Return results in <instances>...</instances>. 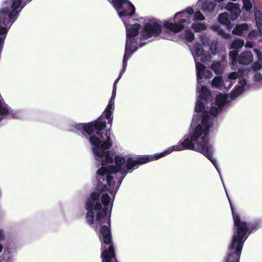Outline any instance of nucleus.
Segmentation results:
<instances>
[{"label": "nucleus", "mask_w": 262, "mask_h": 262, "mask_svg": "<svg viewBox=\"0 0 262 262\" xmlns=\"http://www.w3.org/2000/svg\"><path fill=\"white\" fill-rule=\"evenodd\" d=\"M196 68L199 93L195 111L197 113L192 119L191 129L189 134L174 146L163 152L151 155L117 154L114 157L115 164H145L151 162L171 153L173 151L190 149L202 153L212 163L216 162L212 156L214 148L208 141L209 129L212 126V119L223 109V94L219 93L210 107H206L211 100V94L206 87L201 84L203 78L209 79L212 74L210 70H205V63L208 64L210 57H193Z\"/></svg>", "instance_id": "f257e3e1"}, {"label": "nucleus", "mask_w": 262, "mask_h": 262, "mask_svg": "<svg viewBox=\"0 0 262 262\" xmlns=\"http://www.w3.org/2000/svg\"><path fill=\"white\" fill-rule=\"evenodd\" d=\"M96 173V189L88 199L86 221L92 228H99L102 262H117L110 231L111 211L113 202L123 179L128 172L137 169L138 165H101Z\"/></svg>", "instance_id": "f03ea898"}, {"label": "nucleus", "mask_w": 262, "mask_h": 262, "mask_svg": "<svg viewBox=\"0 0 262 262\" xmlns=\"http://www.w3.org/2000/svg\"><path fill=\"white\" fill-rule=\"evenodd\" d=\"M133 17V15H130L129 17H125V22H123L126 30V40L122 70L119 77L115 81L112 96L102 114V115L108 120V124L111 125L112 124L113 119L112 114L115 109L116 85L126 70L128 60L132 54L137 50L138 45L139 47L143 46L146 43L145 40L153 36H158L162 30V24L158 20L151 19L144 22L145 19L143 18L135 19Z\"/></svg>", "instance_id": "7ed1b4c3"}, {"label": "nucleus", "mask_w": 262, "mask_h": 262, "mask_svg": "<svg viewBox=\"0 0 262 262\" xmlns=\"http://www.w3.org/2000/svg\"><path fill=\"white\" fill-rule=\"evenodd\" d=\"M73 126V131H84L90 136L89 140L97 160L101 162V164L113 163V159L109 150L112 145V141L110 131L104 130L106 127L105 121L100 119L87 124L75 123Z\"/></svg>", "instance_id": "20e7f679"}, {"label": "nucleus", "mask_w": 262, "mask_h": 262, "mask_svg": "<svg viewBox=\"0 0 262 262\" xmlns=\"http://www.w3.org/2000/svg\"><path fill=\"white\" fill-rule=\"evenodd\" d=\"M235 231L229 247V255L227 262H238L244 244L249 231V225L242 221L238 215L235 213L231 207Z\"/></svg>", "instance_id": "39448f33"}, {"label": "nucleus", "mask_w": 262, "mask_h": 262, "mask_svg": "<svg viewBox=\"0 0 262 262\" xmlns=\"http://www.w3.org/2000/svg\"><path fill=\"white\" fill-rule=\"evenodd\" d=\"M204 16L200 11H194L193 9L188 7L185 9L177 12L174 16L173 21L171 19L164 22V27L166 30L177 33L184 28H189V25L196 20H203Z\"/></svg>", "instance_id": "423d86ee"}, {"label": "nucleus", "mask_w": 262, "mask_h": 262, "mask_svg": "<svg viewBox=\"0 0 262 262\" xmlns=\"http://www.w3.org/2000/svg\"><path fill=\"white\" fill-rule=\"evenodd\" d=\"M236 82L237 84L231 92V98L234 99L242 94L246 88L245 79L242 77L239 70L228 73L224 80L221 77H215L212 81V85L221 90H228Z\"/></svg>", "instance_id": "0eeeda50"}, {"label": "nucleus", "mask_w": 262, "mask_h": 262, "mask_svg": "<svg viewBox=\"0 0 262 262\" xmlns=\"http://www.w3.org/2000/svg\"><path fill=\"white\" fill-rule=\"evenodd\" d=\"M238 51L232 50L229 52V57L231 60V69L233 70L237 69V64L247 66L251 63L253 60L252 53L247 51L241 54L237 58Z\"/></svg>", "instance_id": "6e6552de"}, {"label": "nucleus", "mask_w": 262, "mask_h": 262, "mask_svg": "<svg viewBox=\"0 0 262 262\" xmlns=\"http://www.w3.org/2000/svg\"><path fill=\"white\" fill-rule=\"evenodd\" d=\"M112 3L123 22L125 17L130 16L135 12V7L129 0H112Z\"/></svg>", "instance_id": "1a4fd4ad"}, {"label": "nucleus", "mask_w": 262, "mask_h": 262, "mask_svg": "<svg viewBox=\"0 0 262 262\" xmlns=\"http://www.w3.org/2000/svg\"><path fill=\"white\" fill-rule=\"evenodd\" d=\"M227 12L220 14L219 15V21L222 24L229 25L230 19H236L240 13V10L237 4L228 3L225 7Z\"/></svg>", "instance_id": "9d476101"}, {"label": "nucleus", "mask_w": 262, "mask_h": 262, "mask_svg": "<svg viewBox=\"0 0 262 262\" xmlns=\"http://www.w3.org/2000/svg\"><path fill=\"white\" fill-rule=\"evenodd\" d=\"M238 70L241 72L242 77L245 79L246 83V77L249 73H252L254 74V81L256 83L262 84V67L259 63L254 62L250 68L247 67L243 70L239 68Z\"/></svg>", "instance_id": "9b49d317"}, {"label": "nucleus", "mask_w": 262, "mask_h": 262, "mask_svg": "<svg viewBox=\"0 0 262 262\" xmlns=\"http://www.w3.org/2000/svg\"><path fill=\"white\" fill-rule=\"evenodd\" d=\"M216 0H199L197 6L205 13H211L216 6Z\"/></svg>", "instance_id": "f8f14e48"}, {"label": "nucleus", "mask_w": 262, "mask_h": 262, "mask_svg": "<svg viewBox=\"0 0 262 262\" xmlns=\"http://www.w3.org/2000/svg\"><path fill=\"white\" fill-rule=\"evenodd\" d=\"M249 26L246 23L237 25L232 30L234 35L242 36L246 33L249 30Z\"/></svg>", "instance_id": "ddd939ff"}, {"label": "nucleus", "mask_w": 262, "mask_h": 262, "mask_svg": "<svg viewBox=\"0 0 262 262\" xmlns=\"http://www.w3.org/2000/svg\"><path fill=\"white\" fill-rule=\"evenodd\" d=\"M255 23L260 36H262V13L256 8L253 10Z\"/></svg>", "instance_id": "4468645a"}, {"label": "nucleus", "mask_w": 262, "mask_h": 262, "mask_svg": "<svg viewBox=\"0 0 262 262\" xmlns=\"http://www.w3.org/2000/svg\"><path fill=\"white\" fill-rule=\"evenodd\" d=\"M211 68L216 74H220L222 73L224 67L222 62L215 61L211 64Z\"/></svg>", "instance_id": "2eb2a0df"}, {"label": "nucleus", "mask_w": 262, "mask_h": 262, "mask_svg": "<svg viewBox=\"0 0 262 262\" xmlns=\"http://www.w3.org/2000/svg\"><path fill=\"white\" fill-rule=\"evenodd\" d=\"M189 28L192 29L195 32H199L206 30V26L203 23H195L193 21L189 25Z\"/></svg>", "instance_id": "dca6fc26"}, {"label": "nucleus", "mask_w": 262, "mask_h": 262, "mask_svg": "<svg viewBox=\"0 0 262 262\" xmlns=\"http://www.w3.org/2000/svg\"><path fill=\"white\" fill-rule=\"evenodd\" d=\"M244 46V41L243 39L237 38L234 40L231 45V48L233 50H238L242 48Z\"/></svg>", "instance_id": "f3484780"}, {"label": "nucleus", "mask_w": 262, "mask_h": 262, "mask_svg": "<svg viewBox=\"0 0 262 262\" xmlns=\"http://www.w3.org/2000/svg\"><path fill=\"white\" fill-rule=\"evenodd\" d=\"M212 29L214 31H217L219 34L222 36L224 38L226 39L230 38V35L225 33L223 30L220 29L218 26H213Z\"/></svg>", "instance_id": "a211bd4d"}, {"label": "nucleus", "mask_w": 262, "mask_h": 262, "mask_svg": "<svg viewBox=\"0 0 262 262\" xmlns=\"http://www.w3.org/2000/svg\"><path fill=\"white\" fill-rule=\"evenodd\" d=\"M185 39L188 42H191L194 39V34L191 31L186 30L185 34Z\"/></svg>", "instance_id": "6ab92c4d"}, {"label": "nucleus", "mask_w": 262, "mask_h": 262, "mask_svg": "<svg viewBox=\"0 0 262 262\" xmlns=\"http://www.w3.org/2000/svg\"><path fill=\"white\" fill-rule=\"evenodd\" d=\"M243 8L247 10H250L252 8V4L250 0H243Z\"/></svg>", "instance_id": "aec40b11"}, {"label": "nucleus", "mask_w": 262, "mask_h": 262, "mask_svg": "<svg viewBox=\"0 0 262 262\" xmlns=\"http://www.w3.org/2000/svg\"><path fill=\"white\" fill-rule=\"evenodd\" d=\"M260 36L259 33H257L256 31L253 30L251 31L247 36V39H252L253 38H256L258 36Z\"/></svg>", "instance_id": "412c9836"}, {"label": "nucleus", "mask_w": 262, "mask_h": 262, "mask_svg": "<svg viewBox=\"0 0 262 262\" xmlns=\"http://www.w3.org/2000/svg\"><path fill=\"white\" fill-rule=\"evenodd\" d=\"M200 41L203 46H206L208 44V39L207 37L204 36H201L200 37Z\"/></svg>", "instance_id": "4be33fe9"}, {"label": "nucleus", "mask_w": 262, "mask_h": 262, "mask_svg": "<svg viewBox=\"0 0 262 262\" xmlns=\"http://www.w3.org/2000/svg\"><path fill=\"white\" fill-rule=\"evenodd\" d=\"M245 47L248 48H252L253 47V44L252 42L247 41L245 45L244 44Z\"/></svg>", "instance_id": "5701e85b"}, {"label": "nucleus", "mask_w": 262, "mask_h": 262, "mask_svg": "<svg viewBox=\"0 0 262 262\" xmlns=\"http://www.w3.org/2000/svg\"><path fill=\"white\" fill-rule=\"evenodd\" d=\"M5 238L4 233L3 230H0V241H3Z\"/></svg>", "instance_id": "b1692460"}, {"label": "nucleus", "mask_w": 262, "mask_h": 262, "mask_svg": "<svg viewBox=\"0 0 262 262\" xmlns=\"http://www.w3.org/2000/svg\"><path fill=\"white\" fill-rule=\"evenodd\" d=\"M13 252H14V250H5L4 253H6L7 252L9 254H12Z\"/></svg>", "instance_id": "393cba45"}, {"label": "nucleus", "mask_w": 262, "mask_h": 262, "mask_svg": "<svg viewBox=\"0 0 262 262\" xmlns=\"http://www.w3.org/2000/svg\"><path fill=\"white\" fill-rule=\"evenodd\" d=\"M3 247L1 244H0V253L2 251Z\"/></svg>", "instance_id": "a878e982"}, {"label": "nucleus", "mask_w": 262, "mask_h": 262, "mask_svg": "<svg viewBox=\"0 0 262 262\" xmlns=\"http://www.w3.org/2000/svg\"><path fill=\"white\" fill-rule=\"evenodd\" d=\"M214 165L215 168L216 169V170H217L218 172L220 173L219 168L216 166L217 165Z\"/></svg>", "instance_id": "bb28decb"}, {"label": "nucleus", "mask_w": 262, "mask_h": 262, "mask_svg": "<svg viewBox=\"0 0 262 262\" xmlns=\"http://www.w3.org/2000/svg\"><path fill=\"white\" fill-rule=\"evenodd\" d=\"M259 41L262 42V39L261 40H260Z\"/></svg>", "instance_id": "cd10ccee"}, {"label": "nucleus", "mask_w": 262, "mask_h": 262, "mask_svg": "<svg viewBox=\"0 0 262 262\" xmlns=\"http://www.w3.org/2000/svg\"><path fill=\"white\" fill-rule=\"evenodd\" d=\"M167 39H170L171 38H169V37H167Z\"/></svg>", "instance_id": "c85d7f7f"}]
</instances>
